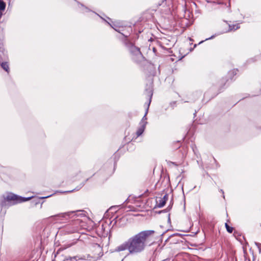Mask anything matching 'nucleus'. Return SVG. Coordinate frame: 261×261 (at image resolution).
Masks as SVG:
<instances>
[{
	"mask_svg": "<svg viewBox=\"0 0 261 261\" xmlns=\"http://www.w3.org/2000/svg\"><path fill=\"white\" fill-rule=\"evenodd\" d=\"M2 67L7 72H9V65L7 62H4L1 64Z\"/></svg>",
	"mask_w": 261,
	"mask_h": 261,
	"instance_id": "obj_10",
	"label": "nucleus"
},
{
	"mask_svg": "<svg viewBox=\"0 0 261 261\" xmlns=\"http://www.w3.org/2000/svg\"><path fill=\"white\" fill-rule=\"evenodd\" d=\"M130 51L137 56H140L141 55L140 49L135 46H132L130 48Z\"/></svg>",
	"mask_w": 261,
	"mask_h": 261,
	"instance_id": "obj_5",
	"label": "nucleus"
},
{
	"mask_svg": "<svg viewBox=\"0 0 261 261\" xmlns=\"http://www.w3.org/2000/svg\"><path fill=\"white\" fill-rule=\"evenodd\" d=\"M168 199V194H165L163 198H160L159 200L156 201L158 206L159 207H163L165 205V203H166V201H167Z\"/></svg>",
	"mask_w": 261,
	"mask_h": 261,
	"instance_id": "obj_3",
	"label": "nucleus"
},
{
	"mask_svg": "<svg viewBox=\"0 0 261 261\" xmlns=\"http://www.w3.org/2000/svg\"><path fill=\"white\" fill-rule=\"evenodd\" d=\"M86 260L85 257H80L79 256H75L73 257H66V261H84Z\"/></svg>",
	"mask_w": 261,
	"mask_h": 261,
	"instance_id": "obj_4",
	"label": "nucleus"
},
{
	"mask_svg": "<svg viewBox=\"0 0 261 261\" xmlns=\"http://www.w3.org/2000/svg\"><path fill=\"white\" fill-rule=\"evenodd\" d=\"M6 7L5 3L2 1V0H0V11H3L5 10Z\"/></svg>",
	"mask_w": 261,
	"mask_h": 261,
	"instance_id": "obj_11",
	"label": "nucleus"
},
{
	"mask_svg": "<svg viewBox=\"0 0 261 261\" xmlns=\"http://www.w3.org/2000/svg\"><path fill=\"white\" fill-rule=\"evenodd\" d=\"M260 245H261V244H260Z\"/></svg>",
	"mask_w": 261,
	"mask_h": 261,
	"instance_id": "obj_20",
	"label": "nucleus"
},
{
	"mask_svg": "<svg viewBox=\"0 0 261 261\" xmlns=\"http://www.w3.org/2000/svg\"><path fill=\"white\" fill-rule=\"evenodd\" d=\"M221 191L223 193V191H222V190H221Z\"/></svg>",
	"mask_w": 261,
	"mask_h": 261,
	"instance_id": "obj_19",
	"label": "nucleus"
},
{
	"mask_svg": "<svg viewBox=\"0 0 261 261\" xmlns=\"http://www.w3.org/2000/svg\"><path fill=\"white\" fill-rule=\"evenodd\" d=\"M152 95V91L151 90H150L148 92V96L149 97V102H148V106H147V109L148 108L149 106L150 103Z\"/></svg>",
	"mask_w": 261,
	"mask_h": 261,
	"instance_id": "obj_13",
	"label": "nucleus"
},
{
	"mask_svg": "<svg viewBox=\"0 0 261 261\" xmlns=\"http://www.w3.org/2000/svg\"><path fill=\"white\" fill-rule=\"evenodd\" d=\"M72 213H73V212H70L66 213L64 215L65 216H69L70 214H72Z\"/></svg>",
	"mask_w": 261,
	"mask_h": 261,
	"instance_id": "obj_15",
	"label": "nucleus"
},
{
	"mask_svg": "<svg viewBox=\"0 0 261 261\" xmlns=\"http://www.w3.org/2000/svg\"><path fill=\"white\" fill-rule=\"evenodd\" d=\"M147 112H146V113H147ZM146 114H145V115L144 116V117H143L142 118V121L141 122V124H144L145 122H146V121H145V120H146Z\"/></svg>",
	"mask_w": 261,
	"mask_h": 261,
	"instance_id": "obj_14",
	"label": "nucleus"
},
{
	"mask_svg": "<svg viewBox=\"0 0 261 261\" xmlns=\"http://www.w3.org/2000/svg\"><path fill=\"white\" fill-rule=\"evenodd\" d=\"M153 233V230L141 231L129 238L127 241L118 246L116 250L122 251L128 250L130 254L140 253L145 249L148 240Z\"/></svg>",
	"mask_w": 261,
	"mask_h": 261,
	"instance_id": "obj_1",
	"label": "nucleus"
},
{
	"mask_svg": "<svg viewBox=\"0 0 261 261\" xmlns=\"http://www.w3.org/2000/svg\"><path fill=\"white\" fill-rule=\"evenodd\" d=\"M5 203H6V201H3L1 203V206L3 207L4 206H5L6 204H5Z\"/></svg>",
	"mask_w": 261,
	"mask_h": 261,
	"instance_id": "obj_16",
	"label": "nucleus"
},
{
	"mask_svg": "<svg viewBox=\"0 0 261 261\" xmlns=\"http://www.w3.org/2000/svg\"><path fill=\"white\" fill-rule=\"evenodd\" d=\"M213 38V36H212L211 38H208V39H205V40H208V39H212V38Z\"/></svg>",
	"mask_w": 261,
	"mask_h": 261,
	"instance_id": "obj_18",
	"label": "nucleus"
},
{
	"mask_svg": "<svg viewBox=\"0 0 261 261\" xmlns=\"http://www.w3.org/2000/svg\"><path fill=\"white\" fill-rule=\"evenodd\" d=\"M240 28L239 24L230 25H229V29L228 30H226L225 31H223L222 33H226L230 31H234Z\"/></svg>",
	"mask_w": 261,
	"mask_h": 261,
	"instance_id": "obj_6",
	"label": "nucleus"
},
{
	"mask_svg": "<svg viewBox=\"0 0 261 261\" xmlns=\"http://www.w3.org/2000/svg\"><path fill=\"white\" fill-rule=\"evenodd\" d=\"M50 195H49V196H46V197H42V198H48V197H50Z\"/></svg>",
	"mask_w": 261,
	"mask_h": 261,
	"instance_id": "obj_17",
	"label": "nucleus"
},
{
	"mask_svg": "<svg viewBox=\"0 0 261 261\" xmlns=\"http://www.w3.org/2000/svg\"><path fill=\"white\" fill-rule=\"evenodd\" d=\"M146 124V122H145L144 124H141L142 125L141 127H140L137 132V136H140L143 133Z\"/></svg>",
	"mask_w": 261,
	"mask_h": 261,
	"instance_id": "obj_8",
	"label": "nucleus"
},
{
	"mask_svg": "<svg viewBox=\"0 0 261 261\" xmlns=\"http://www.w3.org/2000/svg\"><path fill=\"white\" fill-rule=\"evenodd\" d=\"M225 227L228 232L231 233L232 232L233 229V228L232 227H230L227 223H225Z\"/></svg>",
	"mask_w": 261,
	"mask_h": 261,
	"instance_id": "obj_12",
	"label": "nucleus"
},
{
	"mask_svg": "<svg viewBox=\"0 0 261 261\" xmlns=\"http://www.w3.org/2000/svg\"><path fill=\"white\" fill-rule=\"evenodd\" d=\"M31 197L24 198L20 196H18L12 193H10L8 194L6 198H4V199L8 202L12 201L13 204H16L18 203L28 201L31 199Z\"/></svg>",
	"mask_w": 261,
	"mask_h": 261,
	"instance_id": "obj_2",
	"label": "nucleus"
},
{
	"mask_svg": "<svg viewBox=\"0 0 261 261\" xmlns=\"http://www.w3.org/2000/svg\"><path fill=\"white\" fill-rule=\"evenodd\" d=\"M66 257L59 254L56 256L55 261H66Z\"/></svg>",
	"mask_w": 261,
	"mask_h": 261,
	"instance_id": "obj_9",
	"label": "nucleus"
},
{
	"mask_svg": "<svg viewBox=\"0 0 261 261\" xmlns=\"http://www.w3.org/2000/svg\"><path fill=\"white\" fill-rule=\"evenodd\" d=\"M80 222V220H76L75 222H74V227H73L72 229L71 230H70V231H68V232L69 233H73V232H74L75 231H77L79 230V226L77 225V224H79Z\"/></svg>",
	"mask_w": 261,
	"mask_h": 261,
	"instance_id": "obj_7",
	"label": "nucleus"
}]
</instances>
